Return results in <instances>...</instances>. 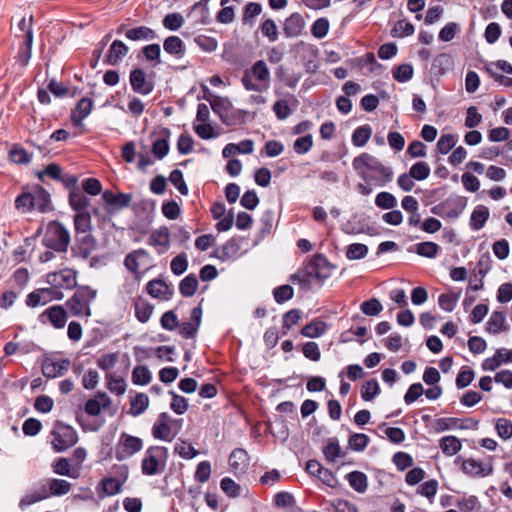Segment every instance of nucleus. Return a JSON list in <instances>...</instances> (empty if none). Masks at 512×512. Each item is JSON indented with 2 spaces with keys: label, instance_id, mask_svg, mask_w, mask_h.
<instances>
[{
  "label": "nucleus",
  "instance_id": "nucleus-17",
  "mask_svg": "<svg viewBox=\"0 0 512 512\" xmlns=\"http://www.w3.org/2000/svg\"><path fill=\"white\" fill-rule=\"evenodd\" d=\"M147 293L156 299L166 301L173 295L172 288L162 279L150 280L146 285Z\"/></svg>",
  "mask_w": 512,
  "mask_h": 512
},
{
  "label": "nucleus",
  "instance_id": "nucleus-37",
  "mask_svg": "<svg viewBox=\"0 0 512 512\" xmlns=\"http://www.w3.org/2000/svg\"><path fill=\"white\" fill-rule=\"evenodd\" d=\"M69 204L76 212H84L89 205V199L80 190L73 189L69 194Z\"/></svg>",
  "mask_w": 512,
  "mask_h": 512
},
{
  "label": "nucleus",
  "instance_id": "nucleus-24",
  "mask_svg": "<svg viewBox=\"0 0 512 512\" xmlns=\"http://www.w3.org/2000/svg\"><path fill=\"white\" fill-rule=\"evenodd\" d=\"M148 243L157 248L159 254L167 251L170 244V232L167 227L152 231Z\"/></svg>",
  "mask_w": 512,
  "mask_h": 512
},
{
  "label": "nucleus",
  "instance_id": "nucleus-33",
  "mask_svg": "<svg viewBox=\"0 0 512 512\" xmlns=\"http://www.w3.org/2000/svg\"><path fill=\"white\" fill-rule=\"evenodd\" d=\"M439 447L446 456H454L461 450L462 445L457 437L448 435L439 440Z\"/></svg>",
  "mask_w": 512,
  "mask_h": 512
},
{
  "label": "nucleus",
  "instance_id": "nucleus-1",
  "mask_svg": "<svg viewBox=\"0 0 512 512\" xmlns=\"http://www.w3.org/2000/svg\"><path fill=\"white\" fill-rule=\"evenodd\" d=\"M333 266L321 254L315 255L302 270L290 276V281L298 282L303 290L321 287L332 274Z\"/></svg>",
  "mask_w": 512,
  "mask_h": 512
},
{
  "label": "nucleus",
  "instance_id": "nucleus-21",
  "mask_svg": "<svg viewBox=\"0 0 512 512\" xmlns=\"http://www.w3.org/2000/svg\"><path fill=\"white\" fill-rule=\"evenodd\" d=\"M102 199L109 207L121 210L128 207L132 201V195L126 193H114L111 190H105L102 193Z\"/></svg>",
  "mask_w": 512,
  "mask_h": 512
},
{
  "label": "nucleus",
  "instance_id": "nucleus-7",
  "mask_svg": "<svg viewBox=\"0 0 512 512\" xmlns=\"http://www.w3.org/2000/svg\"><path fill=\"white\" fill-rule=\"evenodd\" d=\"M168 459V450L162 446L149 447L141 462V471L144 475L153 476L164 471Z\"/></svg>",
  "mask_w": 512,
  "mask_h": 512
},
{
  "label": "nucleus",
  "instance_id": "nucleus-49",
  "mask_svg": "<svg viewBox=\"0 0 512 512\" xmlns=\"http://www.w3.org/2000/svg\"><path fill=\"white\" fill-rule=\"evenodd\" d=\"M414 31L415 28L411 22L407 20H399L391 30V34L393 37L401 38L412 35Z\"/></svg>",
  "mask_w": 512,
  "mask_h": 512
},
{
  "label": "nucleus",
  "instance_id": "nucleus-39",
  "mask_svg": "<svg viewBox=\"0 0 512 512\" xmlns=\"http://www.w3.org/2000/svg\"><path fill=\"white\" fill-rule=\"evenodd\" d=\"M372 135V129L369 125L357 127L352 134V143L356 147H363L369 141Z\"/></svg>",
  "mask_w": 512,
  "mask_h": 512
},
{
  "label": "nucleus",
  "instance_id": "nucleus-56",
  "mask_svg": "<svg viewBox=\"0 0 512 512\" xmlns=\"http://www.w3.org/2000/svg\"><path fill=\"white\" fill-rule=\"evenodd\" d=\"M413 67L410 64H401L393 70V77L400 83L409 81L413 77Z\"/></svg>",
  "mask_w": 512,
  "mask_h": 512
},
{
  "label": "nucleus",
  "instance_id": "nucleus-38",
  "mask_svg": "<svg viewBox=\"0 0 512 512\" xmlns=\"http://www.w3.org/2000/svg\"><path fill=\"white\" fill-rule=\"evenodd\" d=\"M74 228L77 234L89 233L92 228L91 216L88 212H77L74 216Z\"/></svg>",
  "mask_w": 512,
  "mask_h": 512
},
{
  "label": "nucleus",
  "instance_id": "nucleus-50",
  "mask_svg": "<svg viewBox=\"0 0 512 512\" xmlns=\"http://www.w3.org/2000/svg\"><path fill=\"white\" fill-rule=\"evenodd\" d=\"M151 381V372L146 366H136L132 371V382L135 385H147Z\"/></svg>",
  "mask_w": 512,
  "mask_h": 512
},
{
  "label": "nucleus",
  "instance_id": "nucleus-45",
  "mask_svg": "<svg viewBox=\"0 0 512 512\" xmlns=\"http://www.w3.org/2000/svg\"><path fill=\"white\" fill-rule=\"evenodd\" d=\"M104 496H114L121 491L122 483L113 477L103 478L101 481Z\"/></svg>",
  "mask_w": 512,
  "mask_h": 512
},
{
  "label": "nucleus",
  "instance_id": "nucleus-6",
  "mask_svg": "<svg viewBox=\"0 0 512 512\" xmlns=\"http://www.w3.org/2000/svg\"><path fill=\"white\" fill-rule=\"evenodd\" d=\"M96 290L88 286H80L71 298L66 301V307L72 316L90 317V304L96 298Z\"/></svg>",
  "mask_w": 512,
  "mask_h": 512
},
{
  "label": "nucleus",
  "instance_id": "nucleus-22",
  "mask_svg": "<svg viewBox=\"0 0 512 512\" xmlns=\"http://www.w3.org/2000/svg\"><path fill=\"white\" fill-rule=\"evenodd\" d=\"M111 405V399L105 392H97L95 397L89 399L85 404V412L90 416H97L102 409Z\"/></svg>",
  "mask_w": 512,
  "mask_h": 512
},
{
  "label": "nucleus",
  "instance_id": "nucleus-41",
  "mask_svg": "<svg viewBox=\"0 0 512 512\" xmlns=\"http://www.w3.org/2000/svg\"><path fill=\"white\" fill-rule=\"evenodd\" d=\"M198 289V279L194 274L183 278L179 284V291L184 297L193 296Z\"/></svg>",
  "mask_w": 512,
  "mask_h": 512
},
{
  "label": "nucleus",
  "instance_id": "nucleus-30",
  "mask_svg": "<svg viewBox=\"0 0 512 512\" xmlns=\"http://www.w3.org/2000/svg\"><path fill=\"white\" fill-rule=\"evenodd\" d=\"M134 307L135 317L139 322L146 323L150 320L154 311V306L151 303L141 297H138L135 299Z\"/></svg>",
  "mask_w": 512,
  "mask_h": 512
},
{
  "label": "nucleus",
  "instance_id": "nucleus-32",
  "mask_svg": "<svg viewBox=\"0 0 512 512\" xmlns=\"http://www.w3.org/2000/svg\"><path fill=\"white\" fill-rule=\"evenodd\" d=\"M489 218V209L486 206H477L470 217V227L474 231H478L484 227Z\"/></svg>",
  "mask_w": 512,
  "mask_h": 512
},
{
  "label": "nucleus",
  "instance_id": "nucleus-16",
  "mask_svg": "<svg viewBox=\"0 0 512 512\" xmlns=\"http://www.w3.org/2000/svg\"><path fill=\"white\" fill-rule=\"evenodd\" d=\"M151 260L150 254L144 249H137L126 255L124 259V266L127 270L134 274L135 277L140 275L139 268L142 265L149 263Z\"/></svg>",
  "mask_w": 512,
  "mask_h": 512
},
{
  "label": "nucleus",
  "instance_id": "nucleus-61",
  "mask_svg": "<svg viewBox=\"0 0 512 512\" xmlns=\"http://www.w3.org/2000/svg\"><path fill=\"white\" fill-rule=\"evenodd\" d=\"M460 30L459 24L449 22L440 30L438 37L443 42H449L460 32Z\"/></svg>",
  "mask_w": 512,
  "mask_h": 512
},
{
  "label": "nucleus",
  "instance_id": "nucleus-44",
  "mask_svg": "<svg viewBox=\"0 0 512 512\" xmlns=\"http://www.w3.org/2000/svg\"><path fill=\"white\" fill-rule=\"evenodd\" d=\"M174 453L183 459H192L199 454V452L191 444L184 440H179L175 444Z\"/></svg>",
  "mask_w": 512,
  "mask_h": 512
},
{
  "label": "nucleus",
  "instance_id": "nucleus-59",
  "mask_svg": "<svg viewBox=\"0 0 512 512\" xmlns=\"http://www.w3.org/2000/svg\"><path fill=\"white\" fill-rule=\"evenodd\" d=\"M170 268L172 273L175 275L183 274L188 268L187 255L185 253H180L175 256L170 263Z\"/></svg>",
  "mask_w": 512,
  "mask_h": 512
},
{
  "label": "nucleus",
  "instance_id": "nucleus-14",
  "mask_svg": "<svg viewBox=\"0 0 512 512\" xmlns=\"http://www.w3.org/2000/svg\"><path fill=\"white\" fill-rule=\"evenodd\" d=\"M172 422L173 420L166 412L161 413L152 428L154 438L171 442L176 435L171 428Z\"/></svg>",
  "mask_w": 512,
  "mask_h": 512
},
{
  "label": "nucleus",
  "instance_id": "nucleus-42",
  "mask_svg": "<svg viewBox=\"0 0 512 512\" xmlns=\"http://www.w3.org/2000/svg\"><path fill=\"white\" fill-rule=\"evenodd\" d=\"M505 315L500 311H493L488 322L487 331L492 334H498L505 330Z\"/></svg>",
  "mask_w": 512,
  "mask_h": 512
},
{
  "label": "nucleus",
  "instance_id": "nucleus-10",
  "mask_svg": "<svg viewBox=\"0 0 512 512\" xmlns=\"http://www.w3.org/2000/svg\"><path fill=\"white\" fill-rule=\"evenodd\" d=\"M52 446L57 452L67 450L76 444L78 436L76 431L68 425H57L52 432Z\"/></svg>",
  "mask_w": 512,
  "mask_h": 512
},
{
  "label": "nucleus",
  "instance_id": "nucleus-29",
  "mask_svg": "<svg viewBox=\"0 0 512 512\" xmlns=\"http://www.w3.org/2000/svg\"><path fill=\"white\" fill-rule=\"evenodd\" d=\"M249 462V457L244 449H234L229 456V465L234 472H243Z\"/></svg>",
  "mask_w": 512,
  "mask_h": 512
},
{
  "label": "nucleus",
  "instance_id": "nucleus-18",
  "mask_svg": "<svg viewBox=\"0 0 512 512\" xmlns=\"http://www.w3.org/2000/svg\"><path fill=\"white\" fill-rule=\"evenodd\" d=\"M32 208L41 213H46L52 209L50 194L41 186L31 188Z\"/></svg>",
  "mask_w": 512,
  "mask_h": 512
},
{
  "label": "nucleus",
  "instance_id": "nucleus-40",
  "mask_svg": "<svg viewBox=\"0 0 512 512\" xmlns=\"http://www.w3.org/2000/svg\"><path fill=\"white\" fill-rule=\"evenodd\" d=\"M130 405V414L139 416L148 408L149 398L145 393H137L136 396L131 399Z\"/></svg>",
  "mask_w": 512,
  "mask_h": 512
},
{
  "label": "nucleus",
  "instance_id": "nucleus-27",
  "mask_svg": "<svg viewBox=\"0 0 512 512\" xmlns=\"http://www.w3.org/2000/svg\"><path fill=\"white\" fill-rule=\"evenodd\" d=\"M93 101L90 98H82L71 114V121L75 126H80L82 121L91 113Z\"/></svg>",
  "mask_w": 512,
  "mask_h": 512
},
{
  "label": "nucleus",
  "instance_id": "nucleus-25",
  "mask_svg": "<svg viewBox=\"0 0 512 512\" xmlns=\"http://www.w3.org/2000/svg\"><path fill=\"white\" fill-rule=\"evenodd\" d=\"M170 134L171 132L168 128L161 129L159 131L160 137L155 139L152 144V153L159 160L163 159L169 152Z\"/></svg>",
  "mask_w": 512,
  "mask_h": 512
},
{
  "label": "nucleus",
  "instance_id": "nucleus-53",
  "mask_svg": "<svg viewBox=\"0 0 512 512\" xmlns=\"http://www.w3.org/2000/svg\"><path fill=\"white\" fill-rule=\"evenodd\" d=\"M300 319V310L292 309L286 312L282 317V333L286 334L294 325H296L299 322Z\"/></svg>",
  "mask_w": 512,
  "mask_h": 512
},
{
  "label": "nucleus",
  "instance_id": "nucleus-8",
  "mask_svg": "<svg viewBox=\"0 0 512 512\" xmlns=\"http://www.w3.org/2000/svg\"><path fill=\"white\" fill-rule=\"evenodd\" d=\"M142 448L143 440L141 438L122 432L115 445V458L118 461L126 460L141 451Z\"/></svg>",
  "mask_w": 512,
  "mask_h": 512
},
{
  "label": "nucleus",
  "instance_id": "nucleus-26",
  "mask_svg": "<svg viewBox=\"0 0 512 512\" xmlns=\"http://www.w3.org/2000/svg\"><path fill=\"white\" fill-rule=\"evenodd\" d=\"M128 46L121 40H114L106 54V63L109 65H117L128 54Z\"/></svg>",
  "mask_w": 512,
  "mask_h": 512
},
{
  "label": "nucleus",
  "instance_id": "nucleus-47",
  "mask_svg": "<svg viewBox=\"0 0 512 512\" xmlns=\"http://www.w3.org/2000/svg\"><path fill=\"white\" fill-rule=\"evenodd\" d=\"M440 247L435 242H421L416 245V253L427 258H435L439 253Z\"/></svg>",
  "mask_w": 512,
  "mask_h": 512
},
{
  "label": "nucleus",
  "instance_id": "nucleus-46",
  "mask_svg": "<svg viewBox=\"0 0 512 512\" xmlns=\"http://www.w3.org/2000/svg\"><path fill=\"white\" fill-rule=\"evenodd\" d=\"M380 393V387L376 379H371L363 383L361 388V397L364 401H371Z\"/></svg>",
  "mask_w": 512,
  "mask_h": 512
},
{
  "label": "nucleus",
  "instance_id": "nucleus-62",
  "mask_svg": "<svg viewBox=\"0 0 512 512\" xmlns=\"http://www.w3.org/2000/svg\"><path fill=\"white\" fill-rule=\"evenodd\" d=\"M329 27L330 24L328 19L319 18L313 23L311 33L315 38L322 39L328 34Z\"/></svg>",
  "mask_w": 512,
  "mask_h": 512
},
{
  "label": "nucleus",
  "instance_id": "nucleus-28",
  "mask_svg": "<svg viewBox=\"0 0 512 512\" xmlns=\"http://www.w3.org/2000/svg\"><path fill=\"white\" fill-rule=\"evenodd\" d=\"M125 37L130 41H151L157 38V34L150 27L137 26L127 29Z\"/></svg>",
  "mask_w": 512,
  "mask_h": 512
},
{
  "label": "nucleus",
  "instance_id": "nucleus-11",
  "mask_svg": "<svg viewBox=\"0 0 512 512\" xmlns=\"http://www.w3.org/2000/svg\"><path fill=\"white\" fill-rule=\"evenodd\" d=\"M63 293L53 288H40L32 291L26 297V305L31 308L45 305L51 300H62Z\"/></svg>",
  "mask_w": 512,
  "mask_h": 512
},
{
  "label": "nucleus",
  "instance_id": "nucleus-23",
  "mask_svg": "<svg viewBox=\"0 0 512 512\" xmlns=\"http://www.w3.org/2000/svg\"><path fill=\"white\" fill-rule=\"evenodd\" d=\"M305 27V21L301 14L292 13L286 18L283 31L286 37L293 38L299 36Z\"/></svg>",
  "mask_w": 512,
  "mask_h": 512
},
{
  "label": "nucleus",
  "instance_id": "nucleus-20",
  "mask_svg": "<svg viewBox=\"0 0 512 512\" xmlns=\"http://www.w3.org/2000/svg\"><path fill=\"white\" fill-rule=\"evenodd\" d=\"M462 471L471 477H486L493 472L492 465H483L481 461L469 458L463 461Z\"/></svg>",
  "mask_w": 512,
  "mask_h": 512
},
{
  "label": "nucleus",
  "instance_id": "nucleus-64",
  "mask_svg": "<svg viewBox=\"0 0 512 512\" xmlns=\"http://www.w3.org/2000/svg\"><path fill=\"white\" fill-rule=\"evenodd\" d=\"M313 146V137L311 134L299 137L294 141L293 149L297 154L307 153Z\"/></svg>",
  "mask_w": 512,
  "mask_h": 512
},
{
  "label": "nucleus",
  "instance_id": "nucleus-12",
  "mask_svg": "<svg viewBox=\"0 0 512 512\" xmlns=\"http://www.w3.org/2000/svg\"><path fill=\"white\" fill-rule=\"evenodd\" d=\"M41 324H51L55 329H62L67 322V312L61 305H53L38 317Z\"/></svg>",
  "mask_w": 512,
  "mask_h": 512
},
{
  "label": "nucleus",
  "instance_id": "nucleus-2",
  "mask_svg": "<svg viewBox=\"0 0 512 512\" xmlns=\"http://www.w3.org/2000/svg\"><path fill=\"white\" fill-rule=\"evenodd\" d=\"M352 166L364 181L378 186H384L393 179V170L369 153L355 157Z\"/></svg>",
  "mask_w": 512,
  "mask_h": 512
},
{
  "label": "nucleus",
  "instance_id": "nucleus-9",
  "mask_svg": "<svg viewBox=\"0 0 512 512\" xmlns=\"http://www.w3.org/2000/svg\"><path fill=\"white\" fill-rule=\"evenodd\" d=\"M78 272L72 268H64L57 272H50L46 275V282L54 290H71L77 286Z\"/></svg>",
  "mask_w": 512,
  "mask_h": 512
},
{
  "label": "nucleus",
  "instance_id": "nucleus-19",
  "mask_svg": "<svg viewBox=\"0 0 512 512\" xmlns=\"http://www.w3.org/2000/svg\"><path fill=\"white\" fill-rule=\"evenodd\" d=\"M69 359L46 360L42 364V373L47 378H55L64 375L70 367Z\"/></svg>",
  "mask_w": 512,
  "mask_h": 512
},
{
  "label": "nucleus",
  "instance_id": "nucleus-35",
  "mask_svg": "<svg viewBox=\"0 0 512 512\" xmlns=\"http://www.w3.org/2000/svg\"><path fill=\"white\" fill-rule=\"evenodd\" d=\"M326 330L327 324L322 320L315 319L302 328L301 334L308 338H317L322 336Z\"/></svg>",
  "mask_w": 512,
  "mask_h": 512
},
{
  "label": "nucleus",
  "instance_id": "nucleus-43",
  "mask_svg": "<svg viewBox=\"0 0 512 512\" xmlns=\"http://www.w3.org/2000/svg\"><path fill=\"white\" fill-rule=\"evenodd\" d=\"M107 388L111 393L123 395L126 391V382L122 377H116L111 373L106 374Z\"/></svg>",
  "mask_w": 512,
  "mask_h": 512
},
{
  "label": "nucleus",
  "instance_id": "nucleus-54",
  "mask_svg": "<svg viewBox=\"0 0 512 512\" xmlns=\"http://www.w3.org/2000/svg\"><path fill=\"white\" fill-rule=\"evenodd\" d=\"M430 167L426 162H417L410 168L409 174L415 180L422 181L429 177L430 175Z\"/></svg>",
  "mask_w": 512,
  "mask_h": 512
},
{
  "label": "nucleus",
  "instance_id": "nucleus-51",
  "mask_svg": "<svg viewBox=\"0 0 512 512\" xmlns=\"http://www.w3.org/2000/svg\"><path fill=\"white\" fill-rule=\"evenodd\" d=\"M459 296V293L455 294L452 292L441 294L438 298V304L442 310L452 312L457 305Z\"/></svg>",
  "mask_w": 512,
  "mask_h": 512
},
{
  "label": "nucleus",
  "instance_id": "nucleus-60",
  "mask_svg": "<svg viewBox=\"0 0 512 512\" xmlns=\"http://www.w3.org/2000/svg\"><path fill=\"white\" fill-rule=\"evenodd\" d=\"M457 139L453 134H442L437 142V150L441 154H447L455 145Z\"/></svg>",
  "mask_w": 512,
  "mask_h": 512
},
{
  "label": "nucleus",
  "instance_id": "nucleus-58",
  "mask_svg": "<svg viewBox=\"0 0 512 512\" xmlns=\"http://www.w3.org/2000/svg\"><path fill=\"white\" fill-rule=\"evenodd\" d=\"M9 157L12 162L16 164H27L31 161V157L28 152L19 145H14L9 152Z\"/></svg>",
  "mask_w": 512,
  "mask_h": 512
},
{
  "label": "nucleus",
  "instance_id": "nucleus-31",
  "mask_svg": "<svg viewBox=\"0 0 512 512\" xmlns=\"http://www.w3.org/2000/svg\"><path fill=\"white\" fill-rule=\"evenodd\" d=\"M164 51L177 58H182L185 54V45L178 36H169L163 43Z\"/></svg>",
  "mask_w": 512,
  "mask_h": 512
},
{
  "label": "nucleus",
  "instance_id": "nucleus-15",
  "mask_svg": "<svg viewBox=\"0 0 512 512\" xmlns=\"http://www.w3.org/2000/svg\"><path fill=\"white\" fill-rule=\"evenodd\" d=\"M130 84L134 92L141 95H148L154 89L152 81L147 80L146 73L141 68L133 69L130 73Z\"/></svg>",
  "mask_w": 512,
  "mask_h": 512
},
{
  "label": "nucleus",
  "instance_id": "nucleus-48",
  "mask_svg": "<svg viewBox=\"0 0 512 512\" xmlns=\"http://www.w3.org/2000/svg\"><path fill=\"white\" fill-rule=\"evenodd\" d=\"M375 205L384 210L394 209L397 206V199L389 192H380L375 198Z\"/></svg>",
  "mask_w": 512,
  "mask_h": 512
},
{
  "label": "nucleus",
  "instance_id": "nucleus-5",
  "mask_svg": "<svg viewBox=\"0 0 512 512\" xmlns=\"http://www.w3.org/2000/svg\"><path fill=\"white\" fill-rule=\"evenodd\" d=\"M71 242L69 230L59 221H50L46 227L42 243L48 249L65 253Z\"/></svg>",
  "mask_w": 512,
  "mask_h": 512
},
{
  "label": "nucleus",
  "instance_id": "nucleus-4",
  "mask_svg": "<svg viewBox=\"0 0 512 512\" xmlns=\"http://www.w3.org/2000/svg\"><path fill=\"white\" fill-rule=\"evenodd\" d=\"M241 82L246 90L264 92L270 87V71L263 60L256 61L244 71Z\"/></svg>",
  "mask_w": 512,
  "mask_h": 512
},
{
  "label": "nucleus",
  "instance_id": "nucleus-13",
  "mask_svg": "<svg viewBox=\"0 0 512 512\" xmlns=\"http://www.w3.org/2000/svg\"><path fill=\"white\" fill-rule=\"evenodd\" d=\"M96 247L97 241L92 234H77L71 252L74 257L86 260Z\"/></svg>",
  "mask_w": 512,
  "mask_h": 512
},
{
  "label": "nucleus",
  "instance_id": "nucleus-36",
  "mask_svg": "<svg viewBox=\"0 0 512 512\" xmlns=\"http://www.w3.org/2000/svg\"><path fill=\"white\" fill-rule=\"evenodd\" d=\"M32 22L33 16L31 15L29 19L23 17L18 23V29L23 32V44L28 46V57L31 54L32 44H33V30H32Z\"/></svg>",
  "mask_w": 512,
  "mask_h": 512
},
{
  "label": "nucleus",
  "instance_id": "nucleus-55",
  "mask_svg": "<svg viewBox=\"0 0 512 512\" xmlns=\"http://www.w3.org/2000/svg\"><path fill=\"white\" fill-rule=\"evenodd\" d=\"M368 253V247L365 244L353 243L347 247L346 257L349 260H358L364 258Z\"/></svg>",
  "mask_w": 512,
  "mask_h": 512
},
{
  "label": "nucleus",
  "instance_id": "nucleus-63",
  "mask_svg": "<svg viewBox=\"0 0 512 512\" xmlns=\"http://www.w3.org/2000/svg\"><path fill=\"white\" fill-rule=\"evenodd\" d=\"M500 438L508 440L512 437V422L506 418H499L495 425Z\"/></svg>",
  "mask_w": 512,
  "mask_h": 512
},
{
  "label": "nucleus",
  "instance_id": "nucleus-52",
  "mask_svg": "<svg viewBox=\"0 0 512 512\" xmlns=\"http://www.w3.org/2000/svg\"><path fill=\"white\" fill-rule=\"evenodd\" d=\"M141 279V275L134 276V278H125L122 285L119 288V294L122 297H130L132 296L139 287V281Z\"/></svg>",
  "mask_w": 512,
  "mask_h": 512
},
{
  "label": "nucleus",
  "instance_id": "nucleus-57",
  "mask_svg": "<svg viewBox=\"0 0 512 512\" xmlns=\"http://www.w3.org/2000/svg\"><path fill=\"white\" fill-rule=\"evenodd\" d=\"M293 295L294 290L288 284L278 286L273 290L274 299L278 304H282L290 300L293 297Z\"/></svg>",
  "mask_w": 512,
  "mask_h": 512
},
{
  "label": "nucleus",
  "instance_id": "nucleus-34",
  "mask_svg": "<svg viewBox=\"0 0 512 512\" xmlns=\"http://www.w3.org/2000/svg\"><path fill=\"white\" fill-rule=\"evenodd\" d=\"M349 485L358 493H364L368 487V479L365 473L352 471L347 474Z\"/></svg>",
  "mask_w": 512,
  "mask_h": 512
},
{
  "label": "nucleus",
  "instance_id": "nucleus-3",
  "mask_svg": "<svg viewBox=\"0 0 512 512\" xmlns=\"http://www.w3.org/2000/svg\"><path fill=\"white\" fill-rule=\"evenodd\" d=\"M72 484L64 479L48 478L41 486L25 495L19 502V507L24 510L26 507L50 497H60L71 491Z\"/></svg>",
  "mask_w": 512,
  "mask_h": 512
}]
</instances>
